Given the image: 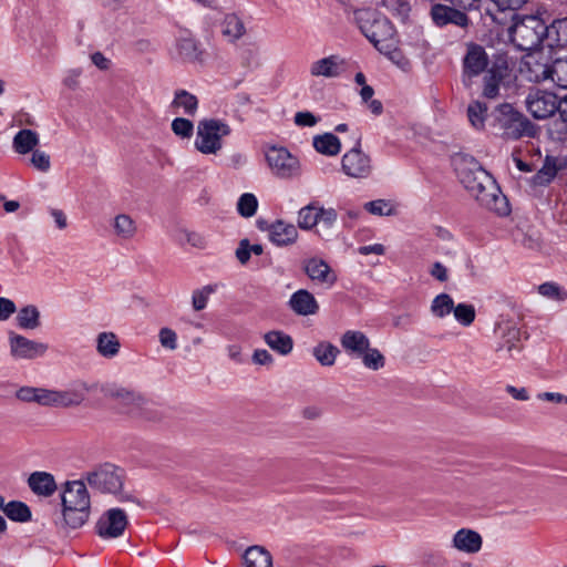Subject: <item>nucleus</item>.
Segmentation results:
<instances>
[{"mask_svg":"<svg viewBox=\"0 0 567 567\" xmlns=\"http://www.w3.org/2000/svg\"><path fill=\"white\" fill-rule=\"evenodd\" d=\"M454 309L452 297L445 292L437 295L431 305V311L436 318H444Z\"/></svg>","mask_w":567,"mask_h":567,"instance_id":"obj_45","label":"nucleus"},{"mask_svg":"<svg viewBox=\"0 0 567 567\" xmlns=\"http://www.w3.org/2000/svg\"><path fill=\"white\" fill-rule=\"evenodd\" d=\"M473 167L458 168L457 174L464 187L489 210H494L499 216L509 214L508 203L505 196L487 192L485 183L489 182V176L474 158L471 159Z\"/></svg>","mask_w":567,"mask_h":567,"instance_id":"obj_2","label":"nucleus"},{"mask_svg":"<svg viewBox=\"0 0 567 567\" xmlns=\"http://www.w3.org/2000/svg\"><path fill=\"white\" fill-rule=\"evenodd\" d=\"M495 2L497 8L502 11L505 10H518L520 9L525 3H527L528 0H492Z\"/></svg>","mask_w":567,"mask_h":567,"instance_id":"obj_61","label":"nucleus"},{"mask_svg":"<svg viewBox=\"0 0 567 567\" xmlns=\"http://www.w3.org/2000/svg\"><path fill=\"white\" fill-rule=\"evenodd\" d=\"M341 347L350 354H354L359 357L370 346L369 338L362 332L358 330H348L346 331L341 339Z\"/></svg>","mask_w":567,"mask_h":567,"instance_id":"obj_26","label":"nucleus"},{"mask_svg":"<svg viewBox=\"0 0 567 567\" xmlns=\"http://www.w3.org/2000/svg\"><path fill=\"white\" fill-rule=\"evenodd\" d=\"M546 43L550 49L567 47V17L546 23Z\"/></svg>","mask_w":567,"mask_h":567,"instance_id":"obj_27","label":"nucleus"},{"mask_svg":"<svg viewBox=\"0 0 567 567\" xmlns=\"http://www.w3.org/2000/svg\"><path fill=\"white\" fill-rule=\"evenodd\" d=\"M489 59L484 47L474 42L468 43L463 58L462 83L464 86L470 89L473 79L486 71Z\"/></svg>","mask_w":567,"mask_h":567,"instance_id":"obj_9","label":"nucleus"},{"mask_svg":"<svg viewBox=\"0 0 567 567\" xmlns=\"http://www.w3.org/2000/svg\"><path fill=\"white\" fill-rule=\"evenodd\" d=\"M298 238V230L295 225L287 224L281 219L269 226V239L279 247L292 245Z\"/></svg>","mask_w":567,"mask_h":567,"instance_id":"obj_18","label":"nucleus"},{"mask_svg":"<svg viewBox=\"0 0 567 567\" xmlns=\"http://www.w3.org/2000/svg\"><path fill=\"white\" fill-rule=\"evenodd\" d=\"M176 333L169 328H162L159 331V341L163 347L168 348L171 350L176 349Z\"/></svg>","mask_w":567,"mask_h":567,"instance_id":"obj_58","label":"nucleus"},{"mask_svg":"<svg viewBox=\"0 0 567 567\" xmlns=\"http://www.w3.org/2000/svg\"><path fill=\"white\" fill-rule=\"evenodd\" d=\"M258 208V200L254 194H243L237 203V210L243 217H251L256 214Z\"/></svg>","mask_w":567,"mask_h":567,"instance_id":"obj_48","label":"nucleus"},{"mask_svg":"<svg viewBox=\"0 0 567 567\" xmlns=\"http://www.w3.org/2000/svg\"><path fill=\"white\" fill-rule=\"evenodd\" d=\"M128 519L125 512L121 508H111L106 511L95 525L96 534L104 538H117L123 535Z\"/></svg>","mask_w":567,"mask_h":567,"instance_id":"obj_13","label":"nucleus"},{"mask_svg":"<svg viewBox=\"0 0 567 567\" xmlns=\"http://www.w3.org/2000/svg\"><path fill=\"white\" fill-rule=\"evenodd\" d=\"M471 6L468 0H443V2L431 6L430 17L437 28L454 25L466 29L471 24V19L466 13Z\"/></svg>","mask_w":567,"mask_h":567,"instance_id":"obj_5","label":"nucleus"},{"mask_svg":"<svg viewBox=\"0 0 567 567\" xmlns=\"http://www.w3.org/2000/svg\"><path fill=\"white\" fill-rule=\"evenodd\" d=\"M354 21L362 34L380 50L382 45L396 38V31L391 21L379 11L363 8L354 11Z\"/></svg>","mask_w":567,"mask_h":567,"instance_id":"obj_4","label":"nucleus"},{"mask_svg":"<svg viewBox=\"0 0 567 567\" xmlns=\"http://www.w3.org/2000/svg\"><path fill=\"white\" fill-rule=\"evenodd\" d=\"M507 65L494 63L484 76L482 95L486 99H496L499 95V84L506 76Z\"/></svg>","mask_w":567,"mask_h":567,"instance_id":"obj_19","label":"nucleus"},{"mask_svg":"<svg viewBox=\"0 0 567 567\" xmlns=\"http://www.w3.org/2000/svg\"><path fill=\"white\" fill-rule=\"evenodd\" d=\"M252 361L256 364H271L274 362L272 355L265 349H257L252 354Z\"/></svg>","mask_w":567,"mask_h":567,"instance_id":"obj_63","label":"nucleus"},{"mask_svg":"<svg viewBox=\"0 0 567 567\" xmlns=\"http://www.w3.org/2000/svg\"><path fill=\"white\" fill-rule=\"evenodd\" d=\"M30 163L40 172H48L51 167L50 155L39 150L32 151Z\"/></svg>","mask_w":567,"mask_h":567,"instance_id":"obj_55","label":"nucleus"},{"mask_svg":"<svg viewBox=\"0 0 567 567\" xmlns=\"http://www.w3.org/2000/svg\"><path fill=\"white\" fill-rule=\"evenodd\" d=\"M489 116L491 126L504 141H519L536 136V125L511 103L498 104Z\"/></svg>","mask_w":567,"mask_h":567,"instance_id":"obj_1","label":"nucleus"},{"mask_svg":"<svg viewBox=\"0 0 567 567\" xmlns=\"http://www.w3.org/2000/svg\"><path fill=\"white\" fill-rule=\"evenodd\" d=\"M30 489L38 496H52L58 486L54 476L48 472H33L28 478Z\"/></svg>","mask_w":567,"mask_h":567,"instance_id":"obj_22","label":"nucleus"},{"mask_svg":"<svg viewBox=\"0 0 567 567\" xmlns=\"http://www.w3.org/2000/svg\"><path fill=\"white\" fill-rule=\"evenodd\" d=\"M266 344L281 355L289 354L293 349L292 338L280 330H271L264 334Z\"/></svg>","mask_w":567,"mask_h":567,"instance_id":"obj_29","label":"nucleus"},{"mask_svg":"<svg viewBox=\"0 0 567 567\" xmlns=\"http://www.w3.org/2000/svg\"><path fill=\"white\" fill-rule=\"evenodd\" d=\"M172 131L182 138H189L194 133V124L185 117H176L172 122Z\"/></svg>","mask_w":567,"mask_h":567,"instance_id":"obj_51","label":"nucleus"},{"mask_svg":"<svg viewBox=\"0 0 567 567\" xmlns=\"http://www.w3.org/2000/svg\"><path fill=\"white\" fill-rule=\"evenodd\" d=\"M359 358L362 359V363L365 368L374 371L382 369L385 364L383 354L377 348H371L370 346Z\"/></svg>","mask_w":567,"mask_h":567,"instance_id":"obj_46","label":"nucleus"},{"mask_svg":"<svg viewBox=\"0 0 567 567\" xmlns=\"http://www.w3.org/2000/svg\"><path fill=\"white\" fill-rule=\"evenodd\" d=\"M243 558L245 567H272L270 553L260 546L249 547Z\"/></svg>","mask_w":567,"mask_h":567,"instance_id":"obj_33","label":"nucleus"},{"mask_svg":"<svg viewBox=\"0 0 567 567\" xmlns=\"http://www.w3.org/2000/svg\"><path fill=\"white\" fill-rule=\"evenodd\" d=\"M455 319L463 326L468 327L475 320V308L470 303H458L453 309Z\"/></svg>","mask_w":567,"mask_h":567,"instance_id":"obj_50","label":"nucleus"},{"mask_svg":"<svg viewBox=\"0 0 567 567\" xmlns=\"http://www.w3.org/2000/svg\"><path fill=\"white\" fill-rule=\"evenodd\" d=\"M16 398L22 402L47 406L48 389L22 386L16 392Z\"/></svg>","mask_w":567,"mask_h":567,"instance_id":"obj_39","label":"nucleus"},{"mask_svg":"<svg viewBox=\"0 0 567 567\" xmlns=\"http://www.w3.org/2000/svg\"><path fill=\"white\" fill-rule=\"evenodd\" d=\"M319 118L311 112H297L295 115V124L301 127H312L318 123Z\"/></svg>","mask_w":567,"mask_h":567,"instance_id":"obj_57","label":"nucleus"},{"mask_svg":"<svg viewBox=\"0 0 567 567\" xmlns=\"http://www.w3.org/2000/svg\"><path fill=\"white\" fill-rule=\"evenodd\" d=\"M319 209L315 204L302 207L298 214V226L306 230L313 228L319 223Z\"/></svg>","mask_w":567,"mask_h":567,"instance_id":"obj_42","label":"nucleus"},{"mask_svg":"<svg viewBox=\"0 0 567 567\" xmlns=\"http://www.w3.org/2000/svg\"><path fill=\"white\" fill-rule=\"evenodd\" d=\"M86 481L92 488H96L102 493L115 494L123 486L118 468L110 464H105L96 471L87 473Z\"/></svg>","mask_w":567,"mask_h":567,"instance_id":"obj_12","label":"nucleus"},{"mask_svg":"<svg viewBox=\"0 0 567 567\" xmlns=\"http://www.w3.org/2000/svg\"><path fill=\"white\" fill-rule=\"evenodd\" d=\"M47 350V343L37 342L20 334H10V351L16 358L34 359L43 355Z\"/></svg>","mask_w":567,"mask_h":567,"instance_id":"obj_14","label":"nucleus"},{"mask_svg":"<svg viewBox=\"0 0 567 567\" xmlns=\"http://www.w3.org/2000/svg\"><path fill=\"white\" fill-rule=\"evenodd\" d=\"M536 79H550L557 86L567 89V55L554 59L550 65H544L542 75H537Z\"/></svg>","mask_w":567,"mask_h":567,"instance_id":"obj_21","label":"nucleus"},{"mask_svg":"<svg viewBox=\"0 0 567 567\" xmlns=\"http://www.w3.org/2000/svg\"><path fill=\"white\" fill-rule=\"evenodd\" d=\"M91 507H62V518L56 522V526L61 529H76L82 527L89 519Z\"/></svg>","mask_w":567,"mask_h":567,"instance_id":"obj_23","label":"nucleus"},{"mask_svg":"<svg viewBox=\"0 0 567 567\" xmlns=\"http://www.w3.org/2000/svg\"><path fill=\"white\" fill-rule=\"evenodd\" d=\"M3 513L9 519L19 523L29 522L32 517L30 507L20 501H10L7 503L3 507Z\"/></svg>","mask_w":567,"mask_h":567,"instance_id":"obj_38","label":"nucleus"},{"mask_svg":"<svg viewBox=\"0 0 567 567\" xmlns=\"http://www.w3.org/2000/svg\"><path fill=\"white\" fill-rule=\"evenodd\" d=\"M508 28L511 41L520 51H538L546 42V22L537 14L520 16L514 13Z\"/></svg>","mask_w":567,"mask_h":567,"instance_id":"obj_3","label":"nucleus"},{"mask_svg":"<svg viewBox=\"0 0 567 567\" xmlns=\"http://www.w3.org/2000/svg\"><path fill=\"white\" fill-rule=\"evenodd\" d=\"M264 252V247L260 244L251 245L249 239L244 238L239 241L235 251V256L241 265H247L250 260L251 254L257 256Z\"/></svg>","mask_w":567,"mask_h":567,"instance_id":"obj_44","label":"nucleus"},{"mask_svg":"<svg viewBox=\"0 0 567 567\" xmlns=\"http://www.w3.org/2000/svg\"><path fill=\"white\" fill-rule=\"evenodd\" d=\"M97 352L104 358H113L120 351V341L113 332H101L96 339Z\"/></svg>","mask_w":567,"mask_h":567,"instance_id":"obj_35","label":"nucleus"},{"mask_svg":"<svg viewBox=\"0 0 567 567\" xmlns=\"http://www.w3.org/2000/svg\"><path fill=\"white\" fill-rule=\"evenodd\" d=\"M526 109L536 120H546L556 112L559 113L560 97L555 93L533 89L525 100Z\"/></svg>","mask_w":567,"mask_h":567,"instance_id":"obj_8","label":"nucleus"},{"mask_svg":"<svg viewBox=\"0 0 567 567\" xmlns=\"http://www.w3.org/2000/svg\"><path fill=\"white\" fill-rule=\"evenodd\" d=\"M522 331L517 327H509L503 336V339L497 347L496 351L502 352L506 351L509 358H515L517 353H519L523 349L522 343Z\"/></svg>","mask_w":567,"mask_h":567,"instance_id":"obj_30","label":"nucleus"},{"mask_svg":"<svg viewBox=\"0 0 567 567\" xmlns=\"http://www.w3.org/2000/svg\"><path fill=\"white\" fill-rule=\"evenodd\" d=\"M430 274H431V276H433L435 279H437L441 282H444L447 280V269L443 264H441L439 261L433 264Z\"/></svg>","mask_w":567,"mask_h":567,"instance_id":"obj_64","label":"nucleus"},{"mask_svg":"<svg viewBox=\"0 0 567 567\" xmlns=\"http://www.w3.org/2000/svg\"><path fill=\"white\" fill-rule=\"evenodd\" d=\"M557 161L555 157L547 155L543 166L530 178L533 186H547L549 185L558 173Z\"/></svg>","mask_w":567,"mask_h":567,"instance_id":"obj_31","label":"nucleus"},{"mask_svg":"<svg viewBox=\"0 0 567 567\" xmlns=\"http://www.w3.org/2000/svg\"><path fill=\"white\" fill-rule=\"evenodd\" d=\"M266 161L272 173L280 178H290L299 174L298 158L285 147H269Z\"/></svg>","mask_w":567,"mask_h":567,"instance_id":"obj_11","label":"nucleus"},{"mask_svg":"<svg viewBox=\"0 0 567 567\" xmlns=\"http://www.w3.org/2000/svg\"><path fill=\"white\" fill-rule=\"evenodd\" d=\"M223 33L237 40L244 35L245 25L237 16L228 14L224 20Z\"/></svg>","mask_w":567,"mask_h":567,"instance_id":"obj_47","label":"nucleus"},{"mask_svg":"<svg viewBox=\"0 0 567 567\" xmlns=\"http://www.w3.org/2000/svg\"><path fill=\"white\" fill-rule=\"evenodd\" d=\"M84 401V394L76 390L56 391L48 389L47 406L71 408Z\"/></svg>","mask_w":567,"mask_h":567,"instance_id":"obj_24","label":"nucleus"},{"mask_svg":"<svg viewBox=\"0 0 567 567\" xmlns=\"http://www.w3.org/2000/svg\"><path fill=\"white\" fill-rule=\"evenodd\" d=\"M114 230L123 239L132 238L136 233L135 221L126 214H120L114 218Z\"/></svg>","mask_w":567,"mask_h":567,"instance_id":"obj_43","label":"nucleus"},{"mask_svg":"<svg viewBox=\"0 0 567 567\" xmlns=\"http://www.w3.org/2000/svg\"><path fill=\"white\" fill-rule=\"evenodd\" d=\"M302 269L312 281L328 286H332L337 281L336 274L323 259L312 257L303 260Z\"/></svg>","mask_w":567,"mask_h":567,"instance_id":"obj_16","label":"nucleus"},{"mask_svg":"<svg viewBox=\"0 0 567 567\" xmlns=\"http://www.w3.org/2000/svg\"><path fill=\"white\" fill-rule=\"evenodd\" d=\"M240 64L247 70H252L259 65L258 52L252 48H245L240 52Z\"/></svg>","mask_w":567,"mask_h":567,"instance_id":"obj_56","label":"nucleus"},{"mask_svg":"<svg viewBox=\"0 0 567 567\" xmlns=\"http://www.w3.org/2000/svg\"><path fill=\"white\" fill-rule=\"evenodd\" d=\"M337 220V212L333 208L324 209L320 207L319 209V223L324 225L327 228H330Z\"/></svg>","mask_w":567,"mask_h":567,"instance_id":"obj_60","label":"nucleus"},{"mask_svg":"<svg viewBox=\"0 0 567 567\" xmlns=\"http://www.w3.org/2000/svg\"><path fill=\"white\" fill-rule=\"evenodd\" d=\"M173 107H182L186 115H194L198 109L197 97L186 90H177L172 102Z\"/></svg>","mask_w":567,"mask_h":567,"instance_id":"obj_41","label":"nucleus"},{"mask_svg":"<svg viewBox=\"0 0 567 567\" xmlns=\"http://www.w3.org/2000/svg\"><path fill=\"white\" fill-rule=\"evenodd\" d=\"M488 107L486 103L481 101H473L467 106V117L470 123L476 130H484L485 121L487 118Z\"/></svg>","mask_w":567,"mask_h":567,"instance_id":"obj_40","label":"nucleus"},{"mask_svg":"<svg viewBox=\"0 0 567 567\" xmlns=\"http://www.w3.org/2000/svg\"><path fill=\"white\" fill-rule=\"evenodd\" d=\"M176 50L178 56L183 61L196 62L202 61L203 51L199 48V43L189 34L181 35L176 41Z\"/></svg>","mask_w":567,"mask_h":567,"instance_id":"obj_28","label":"nucleus"},{"mask_svg":"<svg viewBox=\"0 0 567 567\" xmlns=\"http://www.w3.org/2000/svg\"><path fill=\"white\" fill-rule=\"evenodd\" d=\"M215 291L214 287L208 285L203 287L202 289L195 290L193 292V308L196 311H200L206 308L208 297L210 293Z\"/></svg>","mask_w":567,"mask_h":567,"instance_id":"obj_54","label":"nucleus"},{"mask_svg":"<svg viewBox=\"0 0 567 567\" xmlns=\"http://www.w3.org/2000/svg\"><path fill=\"white\" fill-rule=\"evenodd\" d=\"M230 133V126L220 120H202L197 125L195 147L203 154H216L223 147L221 138Z\"/></svg>","mask_w":567,"mask_h":567,"instance_id":"obj_7","label":"nucleus"},{"mask_svg":"<svg viewBox=\"0 0 567 567\" xmlns=\"http://www.w3.org/2000/svg\"><path fill=\"white\" fill-rule=\"evenodd\" d=\"M62 507H91L90 495L83 481L65 482L61 494Z\"/></svg>","mask_w":567,"mask_h":567,"instance_id":"obj_15","label":"nucleus"},{"mask_svg":"<svg viewBox=\"0 0 567 567\" xmlns=\"http://www.w3.org/2000/svg\"><path fill=\"white\" fill-rule=\"evenodd\" d=\"M342 172L352 178H367L372 173L371 158L361 150L360 138L341 159Z\"/></svg>","mask_w":567,"mask_h":567,"instance_id":"obj_10","label":"nucleus"},{"mask_svg":"<svg viewBox=\"0 0 567 567\" xmlns=\"http://www.w3.org/2000/svg\"><path fill=\"white\" fill-rule=\"evenodd\" d=\"M39 144V135L35 131L23 128L13 137L12 146L18 154H28Z\"/></svg>","mask_w":567,"mask_h":567,"instance_id":"obj_32","label":"nucleus"},{"mask_svg":"<svg viewBox=\"0 0 567 567\" xmlns=\"http://www.w3.org/2000/svg\"><path fill=\"white\" fill-rule=\"evenodd\" d=\"M16 311V303L11 299L0 297V321L8 320Z\"/></svg>","mask_w":567,"mask_h":567,"instance_id":"obj_59","label":"nucleus"},{"mask_svg":"<svg viewBox=\"0 0 567 567\" xmlns=\"http://www.w3.org/2000/svg\"><path fill=\"white\" fill-rule=\"evenodd\" d=\"M17 323L21 329H37L40 327V311L33 305L22 307L17 315Z\"/></svg>","mask_w":567,"mask_h":567,"instance_id":"obj_37","label":"nucleus"},{"mask_svg":"<svg viewBox=\"0 0 567 567\" xmlns=\"http://www.w3.org/2000/svg\"><path fill=\"white\" fill-rule=\"evenodd\" d=\"M186 240L193 247L204 249L207 245L205 237L196 231H187L185 230Z\"/></svg>","mask_w":567,"mask_h":567,"instance_id":"obj_62","label":"nucleus"},{"mask_svg":"<svg viewBox=\"0 0 567 567\" xmlns=\"http://www.w3.org/2000/svg\"><path fill=\"white\" fill-rule=\"evenodd\" d=\"M105 398L118 402L121 412L132 417L154 419L153 412L147 408L148 401L140 392L116 384H107L102 388Z\"/></svg>","mask_w":567,"mask_h":567,"instance_id":"obj_6","label":"nucleus"},{"mask_svg":"<svg viewBox=\"0 0 567 567\" xmlns=\"http://www.w3.org/2000/svg\"><path fill=\"white\" fill-rule=\"evenodd\" d=\"M315 150L323 155L334 156L341 151V143L338 136L332 133H324L313 137Z\"/></svg>","mask_w":567,"mask_h":567,"instance_id":"obj_34","label":"nucleus"},{"mask_svg":"<svg viewBox=\"0 0 567 567\" xmlns=\"http://www.w3.org/2000/svg\"><path fill=\"white\" fill-rule=\"evenodd\" d=\"M453 546L461 551L474 554L482 547V537L475 530L462 528L454 535Z\"/></svg>","mask_w":567,"mask_h":567,"instance_id":"obj_25","label":"nucleus"},{"mask_svg":"<svg viewBox=\"0 0 567 567\" xmlns=\"http://www.w3.org/2000/svg\"><path fill=\"white\" fill-rule=\"evenodd\" d=\"M289 308L298 316H311L319 311L315 296L306 289L293 292L288 301Z\"/></svg>","mask_w":567,"mask_h":567,"instance_id":"obj_17","label":"nucleus"},{"mask_svg":"<svg viewBox=\"0 0 567 567\" xmlns=\"http://www.w3.org/2000/svg\"><path fill=\"white\" fill-rule=\"evenodd\" d=\"M364 208L372 215L391 216L394 213L393 207L384 199L371 200L364 204Z\"/></svg>","mask_w":567,"mask_h":567,"instance_id":"obj_52","label":"nucleus"},{"mask_svg":"<svg viewBox=\"0 0 567 567\" xmlns=\"http://www.w3.org/2000/svg\"><path fill=\"white\" fill-rule=\"evenodd\" d=\"M339 353L340 350L328 341H321L312 349L313 357L322 367L333 365Z\"/></svg>","mask_w":567,"mask_h":567,"instance_id":"obj_36","label":"nucleus"},{"mask_svg":"<svg viewBox=\"0 0 567 567\" xmlns=\"http://www.w3.org/2000/svg\"><path fill=\"white\" fill-rule=\"evenodd\" d=\"M380 6L402 18L408 17L411 9L408 0H381Z\"/></svg>","mask_w":567,"mask_h":567,"instance_id":"obj_53","label":"nucleus"},{"mask_svg":"<svg viewBox=\"0 0 567 567\" xmlns=\"http://www.w3.org/2000/svg\"><path fill=\"white\" fill-rule=\"evenodd\" d=\"M344 71V60L339 55H330L311 64L310 73L313 76L337 78Z\"/></svg>","mask_w":567,"mask_h":567,"instance_id":"obj_20","label":"nucleus"},{"mask_svg":"<svg viewBox=\"0 0 567 567\" xmlns=\"http://www.w3.org/2000/svg\"><path fill=\"white\" fill-rule=\"evenodd\" d=\"M398 43L399 41L395 38L386 44L382 45L378 51L388 56L393 63L403 66L408 63V61L405 60L402 51L398 48Z\"/></svg>","mask_w":567,"mask_h":567,"instance_id":"obj_49","label":"nucleus"}]
</instances>
